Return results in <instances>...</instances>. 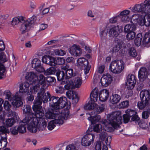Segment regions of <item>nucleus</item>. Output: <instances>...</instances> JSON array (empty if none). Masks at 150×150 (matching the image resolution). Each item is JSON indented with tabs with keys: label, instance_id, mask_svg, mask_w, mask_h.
Returning a JSON list of instances; mask_svg holds the SVG:
<instances>
[{
	"label": "nucleus",
	"instance_id": "obj_51",
	"mask_svg": "<svg viewBox=\"0 0 150 150\" xmlns=\"http://www.w3.org/2000/svg\"><path fill=\"white\" fill-rule=\"evenodd\" d=\"M15 122V120L13 118L8 119L6 121V125L8 127H11Z\"/></svg>",
	"mask_w": 150,
	"mask_h": 150
},
{
	"label": "nucleus",
	"instance_id": "obj_7",
	"mask_svg": "<svg viewBox=\"0 0 150 150\" xmlns=\"http://www.w3.org/2000/svg\"><path fill=\"white\" fill-rule=\"evenodd\" d=\"M82 81L81 75L79 74H76L73 80L70 79L69 80H68L67 84L64 86V88L65 89L69 90L72 89L74 86L76 88H79L82 84Z\"/></svg>",
	"mask_w": 150,
	"mask_h": 150
},
{
	"label": "nucleus",
	"instance_id": "obj_15",
	"mask_svg": "<svg viewBox=\"0 0 150 150\" xmlns=\"http://www.w3.org/2000/svg\"><path fill=\"white\" fill-rule=\"evenodd\" d=\"M32 67L35 69L37 71L43 72L45 69L41 64L40 61L37 58L33 59L32 62Z\"/></svg>",
	"mask_w": 150,
	"mask_h": 150
},
{
	"label": "nucleus",
	"instance_id": "obj_43",
	"mask_svg": "<svg viewBox=\"0 0 150 150\" xmlns=\"http://www.w3.org/2000/svg\"><path fill=\"white\" fill-rule=\"evenodd\" d=\"M4 134L5 136L1 135V138L0 140L1 142L2 148L6 147L8 143L7 134Z\"/></svg>",
	"mask_w": 150,
	"mask_h": 150
},
{
	"label": "nucleus",
	"instance_id": "obj_59",
	"mask_svg": "<svg viewBox=\"0 0 150 150\" xmlns=\"http://www.w3.org/2000/svg\"><path fill=\"white\" fill-rule=\"evenodd\" d=\"M107 136V133L105 131H103L99 134L100 138L102 141H104Z\"/></svg>",
	"mask_w": 150,
	"mask_h": 150
},
{
	"label": "nucleus",
	"instance_id": "obj_2",
	"mask_svg": "<svg viewBox=\"0 0 150 150\" xmlns=\"http://www.w3.org/2000/svg\"><path fill=\"white\" fill-rule=\"evenodd\" d=\"M36 19V17L35 16H33L26 20L23 16H19L13 18L12 24L13 25H16L19 23H21L20 30L21 33L23 34L30 30L31 26L35 24Z\"/></svg>",
	"mask_w": 150,
	"mask_h": 150
},
{
	"label": "nucleus",
	"instance_id": "obj_11",
	"mask_svg": "<svg viewBox=\"0 0 150 150\" xmlns=\"http://www.w3.org/2000/svg\"><path fill=\"white\" fill-rule=\"evenodd\" d=\"M34 105L32 107L33 110L35 112L34 116H35V118H42L44 116V114L41 106L42 104L39 103L38 101L35 99L34 101Z\"/></svg>",
	"mask_w": 150,
	"mask_h": 150
},
{
	"label": "nucleus",
	"instance_id": "obj_20",
	"mask_svg": "<svg viewBox=\"0 0 150 150\" xmlns=\"http://www.w3.org/2000/svg\"><path fill=\"white\" fill-rule=\"evenodd\" d=\"M56 75L57 76V80L59 81H61V84H64L65 83L67 84L68 81H67L64 72L60 70H57Z\"/></svg>",
	"mask_w": 150,
	"mask_h": 150
},
{
	"label": "nucleus",
	"instance_id": "obj_63",
	"mask_svg": "<svg viewBox=\"0 0 150 150\" xmlns=\"http://www.w3.org/2000/svg\"><path fill=\"white\" fill-rule=\"evenodd\" d=\"M137 22L140 25L142 26L144 25L145 24V23H144V17L142 16L141 18H140Z\"/></svg>",
	"mask_w": 150,
	"mask_h": 150
},
{
	"label": "nucleus",
	"instance_id": "obj_30",
	"mask_svg": "<svg viewBox=\"0 0 150 150\" xmlns=\"http://www.w3.org/2000/svg\"><path fill=\"white\" fill-rule=\"evenodd\" d=\"M69 112L67 110H62L61 113L58 114L57 115V118L56 119H58L59 120H62L64 122L63 120H67L69 117Z\"/></svg>",
	"mask_w": 150,
	"mask_h": 150
},
{
	"label": "nucleus",
	"instance_id": "obj_28",
	"mask_svg": "<svg viewBox=\"0 0 150 150\" xmlns=\"http://www.w3.org/2000/svg\"><path fill=\"white\" fill-rule=\"evenodd\" d=\"M12 100L13 101L12 102V104L15 107H19L23 105V103L21 100V98L18 96H13Z\"/></svg>",
	"mask_w": 150,
	"mask_h": 150
},
{
	"label": "nucleus",
	"instance_id": "obj_25",
	"mask_svg": "<svg viewBox=\"0 0 150 150\" xmlns=\"http://www.w3.org/2000/svg\"><path fill=\"white\" fill-rule=\"evenodd\" d=\"M130 13V11L127 10H124L120 13V15L122 16L121 19L123 22L127 23L129 21L130 19L129 17Z\"/></svg>",
	"mask_w": 150,
	"mask_h": 150
},
{
	"label": "nucleus",
	"instance_id": "obj_5",
	"mask_svg": "<svg viewBox=\"0 0 150 150\" xmlns=\"http://www.w3.org/2000/svg\"><path fill=\"white\" fill-rule=\"evenodd\" d=\"M84 109L86 110H92L90 113V115H97L103 112L105 108V105L102 104L100 105H98L96 103L93 102L90 103L85 105L84 107Z\"/></svg>",
	"mask_w": 150,
	"mask_h": 150
},
{
	"label": "nucleus",
	"instance_id": "obj_22",
	"mask_svg": "<svg viewBox=\"0 0 150 150\" xmlns=\"http://www.w3.org/2000/svg\"><path fill=\"white\" fill-rule=\"evenodd\" d=\"M141 100L149 102L150 100V91L149 90H142L140 93Z\"/></svg>",
	"mask_w": 150,
	"mask_h": 150
},
{
	"label": "nucleus",
	"instance_id": "obj_52",
	"mask_svg": "<svg viewBox=\"0 0 150 150\" xmlns=\"http://www.w3.org/2000/svg\"><path fill=\"white\" fill-rule=\"evenodd\" d=\"M129 102L128 101H123L120 103L119 106L121 108H126L128 107L129 105Z\"/></svg>",
	"mask_w": 150,
	"mask_h": 150
},
{
	"label": "nucleus",
	"instance_id": "obj_62",
	"mask_svg": "<svg viewBox=\"0 0 150 150\" xmlns=\"http://www.w3.org/2000/svg\"><path fill=\"white\" fill-rule=\"evenodd\" d=\"M66 150H77L75 146L73 144H70L67 145L66 148Z\"/></svg>",
	"mask_w": 150,
	"mask_h": 150
},
{
	"label": "nucleus",
	"instance_id": "obj_42",
	"mask_svg": "<svg viewBox=\"0 0 150 150\" xmlns=\"http://www.w3.org/2000/svg\"><path fill=\"white\" fill-rule=\"evenodd\" d=\"M149 103V102L141 100V102H138L137 106L139 109L142 110L148 105Z\"/></svg>",
	"mask_w": 150,
	"mask_h": 150
},
{
	"label": "nucleus",
	"instance_id": "obj_50",
	"mask_svg": "<svg viewBox=\"0 0 150 150\" xmlns=\"http://www.w3.org/2000/svg\"><path fill=\"white\" fill-rule=\"evenodd\" d=\"M34 86H33V89L32 90V92L34 93H36L38 91L40 90V84L38 82H36V83H35Z\"/></svg>",
	"mask_w": 150,
	"mask_h": 150
},
{
	"label": "nucleus",
	"instance_id": "obj_12",
	"mask_svg": "<svg viewBox=\"0 0 150 150\" xmlns=\"http://www.w3.org/2000/svg\"><path fill=\"white\" fill-rule=\"evenodd\" d=\"M133 12H140L150 15V7L148 9H146L145 6L143 3L135 5L132 9Z\"/></svg>",
	"mask_w": 150,
	"mask_h": 150
},
{
	"label": "nucleus",
	"instance_id": "obj_32",
	"mask_svg": "<svg viewBox=\"0 0 150 150\" xmlns=\"http://www.w3.org/2000/svg\"><path fill=\"white\" fill-rule=\"evenodd\" d=\"M30 121L29 122H24L23 121V120L20 122L21 124L20 126H18L19 127V131L20 133H23L26 131V128L25 126L27 125V128H28V126L30 125Z\"/></svg>",
	"mask_w": 150,
	"mask_h": 150
},
{
	"label": "nucleus",
	"instance_id": "obj_27",
	"mask_svg": "<svg viewBox=\"0 0 150 150\" xmlns=\"http://www.w3.org/2000/svg\"><path fill=\"white\" fill-rule=\"evenodd\" d=\"M116 44L113 47L112 50V53L117 52L122 47L123 42L120 40L116 38L115 40Z\"/></svg>",
	"mask_w": 150,
	"mask_h": 150
},
{
	"label": "nucleus",
	"instance_id": "obj_24",
	"mask_svg": "<svg viewBox=\"0 0 150 150\" xmlns=\"http://www.w3.org/2000/svg\"><path fill=\"white\" fill-rule=\"evenodd\" d=\"M147 76V69L144 67H142L139 71L138 77L141 81H144Z\"/></svg>",
	"mask_w": 150,
	"mask_h": 150
},
{
	"label": "nucleus",
	"instance_id": "obj_1",
	"mask_svg": "<svg viewBox=\"0 0 150 150\" xmlns=\"http://www.w3.org/2000/svg\"><path fill=\"white\" fill-rule=\"evenodd\" d=\"M121 113V112L119 111L113 112L107 115V120L101 119V117L99 115L90 116L88 119L91 122V124L99 122L106 127L108 124H109L111 125L115 129H117L120 127L119 125L122 123V117Z\"/></svg>",
	"mask_w": 150,
	"mask_h": 150
},
{
	"label": "nucleus",
	"instance_id": "obj_38",
	"mask_svg": "<svg viewBox=\"0 0 150 150\" xmlns=\"http://www.w3.org/2000/svg\"><path fill=\"white\" fill-rule=\"evenodd\" d=\"M142 42L144 46H146L150 42V33H146L145 34Z\"/></svg>",
	"mask_w": 150,
	"mask_h": 150
},
{
	"label": "nucleus",
	"instance_id": "obj_6",
	"mask_svg": "<svg viewBox=\"0 0 150 150\" xmlns=\"http://www.w3.org/2000/svg\"><path fill=\"white\" fill-rule=\"evenodd\" d=\"M43 63L52 66L57 65H62L64 63V59L61 58H54L49 55H46L42 58Z\"/></svg>",
	"mask_w": 150,
	"mask_h": 150
},
{
	"label": "nucleus",
	"instance_id": "obj_37",
	"mask_svg": "<svg viewBox=\"0 0 150 150\" xmlns=\"http://www.w3.org/2000/svg\"><path fill=\"white\" fill-rule=\"evenodd\" d=\"M136 26L134 24H128L126 25L124 28V31L125 33L133 32L135 30Z\"/></svg>",
	"mask_w": 150,
	"mask_h": 150
},
{
	"label": "nucleus",
	"instance_id": "obj_58",
	"mask_svg": "<svg viewBox=\"0 0 150 150\" xmlns=\"http://www.w3.org/2000/svg\"><path fill=\"white\" fill-rule=\"evenodd\" d=\"M144 25L148 27L150 26V17L149 16L144 17Z\"/></svg>",
	"mask_w": 150,
	"mask_h": 150
},
{
	"label": "nucleus",
	"instance_id": "obj_10",
	"mask_svg": "<svg viewBox=\"0 0 150 150\" xmlns=\"http://www.w3.org/2000/svg\"><path fill=\"white\" fill-rule=\"evenodd\" d=\"M46 88H40V91L38 93L37 97L35 100L38 101L39 103L42 104L46 103L50 99L51 95L50 92L47 91L45 93V89Z\"/></svg>",
	"mask_w": 150,
	"mask_h": 150
},
{
	"label": "nucleus",
	"instance_id": "obj_49",
	"mask_svg": "<svg viewBox=\"0 0 150 150\" xmlns=\"http://www.w3.org/2000/svg\"><path fill=\"white\" fill-rule=\"evenodd\" d=\"M4 94L6 96L5 98L7 99L10 100H12V96L11 95V93L8 90H6L4 92Z\"/></svg>",
	"mask_w": 150,
	"mask_h": 150
},
{
	"label": "nucleus",
	"instance_id": "obj_16",
	"mask_svg": "<svg viewBox=\"0 0 150 150\" xmlns=\"http://www.w3.org/2000/svg\"><path fill=\"white\" fill-rule=\"evenodd\" d=\"M122 31L121 26L112 25L108 33L110 36L117 37Z\"/></svg>",
	"mask_w": 150,
	"mask_h": 150
},
{
	"label": "nucleus",
	"instance_id": "obj_3",
	"mask_svg": "<svg viewBox=\"0 0 150 150\" xmlns=\"http://www.w3.org/2000/svg\"><path fill=\"white\" fill-rule=\"evenodd\" d=\"M47 121V118L43 117L40 118H35L31 122H30L28 129L32 133L36 132L38 129L39 131L43 130L46 127Z\"/></svg>",
	"mask_w": 150,
	"mask_h": 150
},
{
	"label": "nucleus",
	"instance_id": "obj_48",
	"mask_svg": "<svg viewBox=\"0 0 150 150\" xmlns=\"http://www.w3.org/2000/svg\"><path fill=\"white\" fill-rule=\"evenodd\" d=\"M127 33L126 37L128 40H131L134 38L136 35L134 32H130Z\"/></svg>",
	"mask_w": 150,
	"mask_h": 150
},
{
	"label": "nucleus",
	"instance_id": "obj_61",
	"mask_svg": "<svg viewBox=\"0 0 150 150\" xmlns=\"http://www.w3.org/2000/svg\"><path fill=\"white\" fill-rule=\"evenodd\" d=\"M55 91L56 93H62L64 91V89L62 86H58L56 89Z\"/></svg>",
	"mask_w": 150,
	"mask_h": 150
},
{
	"label": "nucleus",
	"instance_id": "obj_55",
	"mask_svg": "<svg viewBox=\"0 0 150 150\" xmlns=\"http://www.w3.org/2000/svg\"><path fill=\"white\" fill-rule=\"evenodd\" d=\"M73 104H76L78 103L79 100V98L78 97V95L76 93H74L73 95V97L71 99Z\"/></svg>",
	"mask_w": 150,
	"mask_h": 150
},
{
	"label": "nucleus",
	"instance_id": "obj_64",
	"mask_svg": "<svg viewBox=\"0 0 150 150\" xmlns=\"http://www.w3.org/2000/svg\"><path fill=\"white\" fill-rule=\"evenodd\" d=\"M130 117L127 114L123 115L124 122L125 123H127L130 120Z\"/></svg>",
	"mask_w": 150,
	"mask_h": 150
},
{
	"label": "nucleus",
	"instance_id": "obj_54",
	"mask_svg": "<svg viewBox=\"0 0 150 150\" xmlns=\"http://www.w3.org/2000/svg\"><path fill=\"white\" fill-rule=\"evenodd\" d=\"M126 112L130 117H132L136 114L137 113L136 111L130 109H127L126 111Z\"/></svg>",
	"mask_w": 150,
	"mask_h": 150
},
{
	"label": "nucleus",
	"instance_id": "obj_14",
	"mask_svg": "<svg viewBox=\"0 0 150 150\" xmlns=\"http://www.w3.org/2000/svg\"><path fill=\"white\" fill-rule=\"evenodd\" d=\"M77 62L78 66L84 67V74H85L88 73L91 66L89 65V62L87 60L84 58L81 57L78 59Z\"/></svg>",
	"mask_w": 150,
	"mask_h": 150
},
{
	"label": "nucleus",
	"instance_id": "obj_46",
	"mask_svg": "<svg viewBox=\"0 0 150 150\" xmlns=\"http://www.w3.org/2000/svg\"><path fill=\"white\" fill-rule=\"evenodd\" d=\"M129 54L133 57H135L137 55V53L134 47H131L129 50Z\"/></svg>",
	"mask_w": 150,
	"mask_h": 150
},
{
	"label": "nucleus",
	"instance_id": "obj_4",
	"mask_svg": "<svg viewBox=\"0 0 150 150\" xmlns=\"http://www.w3.org/2000/svg\"><path fill=\"white\" fill-rule=\"evenodd\" d=\"M50 105L53 108L58 109H62L67 104V99L65 97L59 98L56 96L50 97L49 100Z\"/></svg>",
	"mask_w": 150,
	"mask_h": 150
},
{
	"label": "nucleus",
	"instance_id": "obj_33",
	"mask_svg": "<svg viewBox=\"0 0 150 150\" xmlns=\"http://www.w3.org/2000/svg\"><path fill=\"white\" fill-rule=\"evenodd\" d=\"M39 79H38V83L41 85L40 88H47L48 86V85L46 83L45 81L46 78L42 74H40L39 76Z\"/></svg>",
	"mask_w": 150,
	"mask_h": 150
},
{
	"label": "nucleus",
	"instance_id": "obj_44",
	"mask_svg": "<svg viewBox=\"0 0 150 150\" xmlns=\"http://www.w3.org/2000/svg\"><path fill=\"white\" fill-rule=\"evenodd\" d=\"M0 132H1L0 136L1 137V135L5 136L4 134H5L7 133H8L9 131L6 126L3 125L0 126Z\"/></svg>",
	"mask_w": 150,
	"mask_h": 150
},
{
	"label": "nucleus",
	"instance_id": "obj_57",
	"mask_svg": "<svg viewBox=\"0 0 150 150\" xmlns=\"http://www.w3.org/2000/svg\"><path fill=\"white\" fill-rule=\"evenodd\" d=\"M119 18V17L118 16L111 18L109 19V22L112 24L116 23L117 22Z\"/></svg>",
	"mask_w": 150,
	"mask_h": 150
},
{
	"label": "nucleus",
	"instance_id": "obj_34",
	"mask_svg": "<svg viewBox=\"0 0 150 150\" xmlns=\"http://www.w3.org/2000/svg\"><path fill=\"white\" fill-rule=\"evenodd\" d=\"M98 92L97 88H96L93 90L90 96L91 101L95 103L97 101L98 96Z\"/></svg>",
	"mask_w": 150,
	"mask_h": 150
},
{
	"label": "nucleus",
	"instance_id": "obj_21",
	"mask_svg": "<svg viewBox=\"0 0 150 150\" xmlns=\"http://www.w3.org/2000/svg\"><path fill=\"white\" fill-rule=\"evenodd\" d=\"M25 78L30 82H32L33 84H35V83L38 82V76L36 73L33 72H30L28 73L27 75L25 76Z\"/></svg>",
	"mask_w": 150,
	"mask_h": 150
},
{
	"label": "nucleus",
	"instance_id": "obj_56",
	"mask_svg": "<svg viewBox=\"0 0 150 150\" xmlns=\"http://www.w3.org/2000/svg\"><path fill=\"white\" fill-rule=\"evenodd\" d=\"M0 61L2 62H4L7 61L6 56L4 52H1L0 53Z\"/></svg>",
	"mask_w": 150,
	"mask_h": 150
},
{
	"label": "nucleus",
	"instance_id": "obj_13",
	"mask_svg": "<svg viewBox=\"0 0 150 150\" xmlns=\"http://www.w3.org/2000/svg\"><path fill=\"white\" fill-rule=\"evenodd\" d=\"M23 113L26 114L25 118L23 119V122H25L30 121L31 122L35 117H34V114L31 112V107L28 105H26L25 107L23 109Z\"/></svg>",
	"mask_w": 150,
	"mask_h": 150
},
{
	"label": "nucleus",
	"instance_id": "obj_31",
	"mask_svg": "<svg viewBox=\"0 0 150 150\" xmlns=\"http://www.w3.org/2000/svg\"><path fill=\"white\" fill-rule=\"evenodd\" d=\"M63 69L65 71L64 73L67 81L69 80V79L71 78L74 75L73 69L71 68L68 69L67 66L64 67Z\"/></svg>",
	"mask_w": 150,
	"mask_h": 150
},
{
	"label": "nucleus",
	"instance_id": "obj_45",
	"mask_svg": "<svg viewBox=\"0 0 150 150\" xmlns=\"http://www.w3.org/2000/svg\"><path fill=\"white\" fill-rule=\"evenodd\" d=\"M93 130L95 132L100 133L102 130V125L99 124L95 125L93 127Z\"/></svg>",
	"mask_w": 150,
	"mask_h": 150
},
{
	"label": "nucleus",
	"instance_id": "obj_19",
	"mask_svg": "<svg viewBox=\"0 0 150 150\" xmlns=\"http://www.w3.org/2000/svg\"><path fill=\"white\" fill-rule=\"evenodd\" d=\"M69 51L72 56L74 57L79 56L82 54L81 49L79 46L75 45L69 48Z\"/></svg>",
	"mask_w": 150,
	"mask_h": 150
},
{
	"label": "nucleus",
	"instance_id": "obj_40",
	"mask_svg": "<svg viewBox=\"0 0 150 150\" xmlns=\"http://www.w3.org/2000/svg\"><path fill=\"white\" fill-rule=\"evenodd\" d=\"M142 36L141 33L138 34L134 40L135 45L137 46H139L141 44Z\"/></svg>",
	"mask_w": 150,
	"mask_h": 150
},
{
	"label": "nucleus",
	"instance_id": "obj_35",
	"mask_svg": "<svg viewBox=\"0 0 150 150\" xmlns=\"http://www.w3.org/2000/svg\"><path fill=\"white\" fill-rule=\"evenodd\" d=\"M29 85L28 82H24L20 86V92L23 93L28 92L29 90Z\"/></svg>",
	"mask_w": 150,
	"mask_h": 150
},
{
	"label": "nucleus",
	"instance_id": "obj_36",
	"mask_svg": "<svg viewBox=\"0 0 150 150\" xmlns=\"http://www.w3.org/2000/svg\"><path fill=\"white\" fill-rule=\"evenodd\" d=\"M121 99L120 95L117 94H112L110 96V100L112 104H116L118 103Z\"/></svg>",
	"mask_w": 150,
	"mask_h": 150
},
{
	"label": "nucleus",
	"instance_id": "obj_23",
	"mask_svg": "<svg viewBox=\"0 0 150 150\" xmlns=\"http://www.w3.org/2000/svg\"><path fill=\"white\" fill-rule=\"evenodd\" d=\"M60 113L59 110L53 108L51 111L46 112L45 114V116L48 119H54L57 117V115Z\"/></svg>",
	"mask_w": 150,
	"mask_h": 150
},
{
	"label": "nucleus",
	"instance_id": "obj_8",
	"mask_svg": "<svg viewBox=\"0 0 150 150\" xmlns=\"http://www.w3.org/2000/svg\"><path fill=\"white\" fill-rule=\"evenodd\" d=\"M125 64L122 60H115L110 63L109 69L111 71L115 74H119L124 68Z\"/></svg>",
	"mask_w": 150,
	"mask_h": 150
},
{
	"label": "nucleus",
	"instance_id": "obj_29",
	"mask_svg": "<svg viewBox=\"0 0 150 150\" xmlns=\"http://www.w3.org/2000/svg\"><path fill=\"white\" fill-rule=\"evenodd\" d=\"M63 124V122L62 120H59L58 119H55L51 120L48 123L47 127L49 130H50L53 129L55 127V124H58L60 125Z\"/></svg>",
	"mask_w": 150,
	"mask_h": 150
},
{
	"label": "nucleus",
	"instance_id": "obj_41",
	"mask_svg": "<svg viewBox=\"0 0 150 150\" xmlns=\"http://www.w3.org/2000/svg\"><path fill=\"white\" fill-rule=\"evenodd\" d=\"M56 68L54 67H51L47 69L45 71H44L45 74L46 75L54 74L57 71Z\"/></svg>",
	"mask_w": 150,
	"mask_h": 150
},
{
	"label": "nucleus",
	"instance_id": "obj_47",
	"mask_svg": "<svg viewBox=\"0 0 150 150\" xmlns=\"http://www.w3.org/2000/svg\"><path fill=\"white\" fill-rule=\"evenodd\" d=\"M12 106L11 104L8 101H5L3 104V107L6 110L9 111Z\"/></svg>",
	"mask_w": 150,
	"mask_h": 150
},
{
	"label": "nucleus",
	"instance_id": "obj_39",
	"mask_svg": "<svg viewBox=\"0 0 150 150\" xmlns=\"http://www.w3.org/2000/svg\"><path fill=\"white\" fill-rule=\"evenodd\" d=\"M6 69L4 66L0 64V79L4 78L6 77Z\"/></svg>",
	"mask_w": 150,
	"mask_h": 150
},
{
	"label": "nucleus",
	"instance_id": "obj_53",
	"mask_svg": "<svg viewBox=\"0 0 150 150\" xmlns=\"http://www.w3.org/2000/svg\"><path fill=\"white\" fill-rule=\"evenodd\" d=\"M55 54L57 55L63 56L66 54L65 51L62 50L56 49L54 51Z\"/></svg>",
	"mask_w": 150,
	"mask_h": 150
},
{
	"label": "nucleus",
	"instance_id": "obj_18",
	"mask_svg": "<svg viewBox=\"0 0 150 150\" xmlns=\"http://www.w3.org/2000/svg\"><path fill=\"white\" fill-rule=\"evenodd\" d=\"M112 80V77L110 75L108 74L103 75L100 79V82L102 86L105 87L111 83Z\"/></svg>",
	"mask_w": 150,
	"mask_h": 150
},
{
	"label": "nucleus",
	"instance_id": "obj_17",
	"mask_svg": "<svg viewBox=\"0 0 150 150\" xmlns=\"http://www.w3.org/2000/svg\"><path fill=\"white\" fill-rule=\"evenodd\" d=\"M136 82V80L135 76L132 74L129 75L127 81L126 82L127 89L128 90L132 89L134 88Z\"/></svg>",
	"mask_w": 150,
	"mask_h": 150
},
{
	"label": "nucleus",
	"instance_id": "obj_26",
	"mask_svg": "<svg viewBox=\"0 0 150 150\" xmlns=\"http://www.w3.org/2000/svg\"><path fill=\"white\" fill-rule=\"evenodd\" d=\"M109 96L108 91L106 89L102 90L99 94V99L100 101L104 102L106 101Z\"/></svg>",
	"mask_w": 150,
	"mask_h": 150
},
{
	"label": "nucleus",
	"instance_id": "obj_9",
	"mask_svg": "<svg viewBox=\"0 0 150 150\" xmlns=\"http://www.w3.org/2000/svg\"><path fill=\"white\" fill-rule=\"evenodd\" d=\"M92 131V128H89L82 138L81 144L83 146H89L93 142L95 137L94 134L91 132Z\"/></svg>",
	"mask_w": 150,
	"mask_h": 150
},
{
	"label": "nucleus",
	"instance_id": "obj_60",
	"mask_svg": "<svg viewBox=\"0 0 150 150\" xmlns=\"http://www.w3.org/2000/svg\"><path fill=\"white\" fill-rule=\"evenodd\" d=\"M95 150H101V144L100 141H97L95 143Z\"/></svg>",
	"mask_w": 150,
	"mask_h": 150
}]
</instances>
